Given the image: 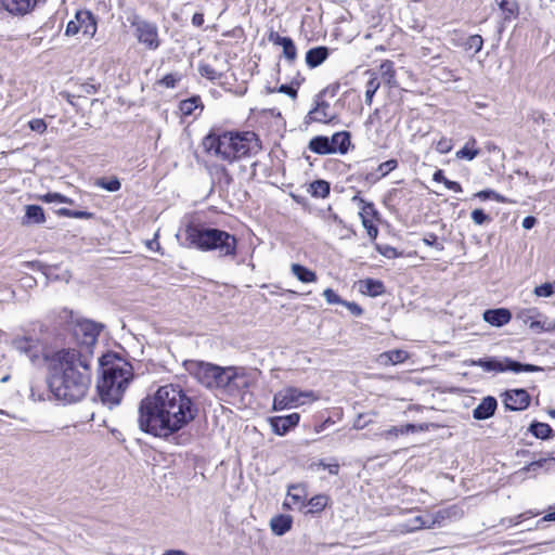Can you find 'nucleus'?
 I'll return each instance as SVG.
<instances>
[{"label": "nucleus", "instance_id": "nucleus-31", "mask_svg": "<svg viewBox=\"0 0 555 555\" xmlns=\"http://www.w3.org/2000/svg\"><path fill=\"white\" fill-rule=\"evenodd\" d=\"M529 431L539 439H550L553 437V429L551 426L546 423H540V422H533L530 427Z\"/></svg>", "mask_w": 555, "mask_h": 555}, {"label": "nucleus", "instance_id": "nucleus-53", "mask_svg": "<svg viewBox=\"0 0 555 555\" xmlns=\"http://www.w3.org/2000/svg\"><path fill=\"white\" fill-rule=\"evenodd\" d=\"M398 166V162L396 159H389L387 162H384L382 163L377 170L382 173V176H386L387 173H389L390 171H392L393 169H396Z\"/></svg>", "mask_w": 555, "mask_h": 555}, {"label": "nucleus", "instance_id": "nucleus-10", "mask_svg": "<svg viewBox=\"0 0 555 555\" xmlns=\"http://www.w3.org/2000/svg\"><path fill=\"white\" fill-rule=\"evenodd\" d=\"M13 348L20 353L29 359L33 363H36L41 358L47 359L46 347L36 336H17L12 340Z\"/></svg>", "mask_w": 555, "mask_h": 555}, {"label": "nucleus", "instance_id": "nucleus-48", "mask_svg": "<svg viewBox=\"0 0 555 555\" xmlns=\"http://www.w3.org/2000/svg\"><path fill=\"white\" fill-rule=\"evenodd\" d=\"M533 293L538 297H551L554 294V286L552 283H544L535 286Z\"/></svg>", "mask_w": 555, "mask_h": 555}, {"label": "nucleus", "instance_id": "nucleus-17", "mask_svg": "<svg viewBox=\"0 0 555 555\" xmlns=\"http://www.w3.org/2000/svg\"><path fill=\"white\" fill-rule=\"evenodd\" d=\"M308 117L311 121L327 124L335 118V114L326 101H320L317 102L315 107L309 112Z\"/></svg>", "mask_w": 555, "mask_h": 555}, {"label": "nucleus", "instance_id": "nucleus-13", "mask_svg": "<svg viewBox=\"0 0 555 555\" xmlns=\"http://www.w3.org/2000/svg\"><path fill=\"white\" fill-rule=\"evenodd\" d=\"M517 318L537 334L555 330V321L543 315L537 308L524 309Z\"/></svg>", "mask_w": 555, "mask_h": 555}, {"label": "nucleus", "instance_id": "nucleus-19", "mask_svg": "<svg viewBox=\"0 0 555 555\" xmlns=\"http://www.w3.org/2000/svg\"><path fill=\"white\" fill-rule=\"evenodd\" d=\"M498 406V402L493 397H486L473 410V417L481 421L491 417Z\"/></svg>", "mask_w": 555, "mask_h": 555}, {"label": "nucleus", "instance_id": "nucleus-34", "mask_svg": "<svg viewBox=\"0 0 555 555\" xmlns=\"http://www.w3.org/2000/svg\"><path fill=\"white\" fill-rule=\"evenodd\" d=\"M476 140L470 139L467 143L456 152V157L461 159L473 160L479 155V150L475 149Z\"/></svg>", "mask_w": 555, "mask_h": 555}, {"label": "nucleus", "instance_id": "nucleus-52", "mask_svg": "<svg viewBox=\"0 0 555 555\" xmlns=\"http://www.w3.org/2000/svg\"><path fill=\"white\" fill-rule=\"evenodd\" d=\"M551 461L552 460H547V459H541L538 461H533V462L529 463L527 466H525L521 470L527 472V473H537L540 468H542L545 464H547Z\"/></svg>", "mask_w": 555, "mask_h": 555}, {"label": "nucleus", "instance_id": "nucleus-20", "mask_svg": "<svg viewBox=\"0 0 555 555\" xmlns=\"http://www.w3.org/2000/svg\"><path fill=\"white\" fill-rule=\"evenodd\" d=\"M38 0H2V4L7 11L12 14H26L30 12Z\"/></svg>", "mask_w": 555, "mask_h": 555}, {"label": "nucleus", "instance_id": "nucleus-7", "mask_svg": "<svg viewBox=\"0 0 555 555\" xmlns=\"http://www.w3.org/2000/svg\"><path fill=\"white\" fill-rule=\"evenodd\" d=\"M319 399L312 390L302 391L296 387H287L274 395L273 398V410H284L289 408H296L308 402H313Z\"/></svg>", "mask_w": 555, "mask_h": 555}, {"label": "nucleus", "instance_id": "nucleus-60", "mask_svg": "<svg viewBox=\"0 0 555 555\" xmlns=\"http://www.w3.org/2000/svg\"><path fill=\"white\" fill-rule=\"evenodd\" d=\"M343 305L346 306L353 315L359 317L363 313V309L356 302L344 301Z\"/></svg>", "mask_w": 555, "mask_h": 555}, {"label": "nucleus", "instance_id": "nucleus-2", "mask_svg": "<svg viewBox=\"0 0 555 555\" xmlns=\"http://www.w3.org/2000/svg\"><path fill=\"white\" fill-rule=\"evenodd\" d=\"M90 362L82 349H62L51 356L48 386L56 400L74 403L86 396L91 384Z\"/></svg>", "mask_w": 555, "mask_h": 555}, {"label": "nucleus", "instance_id": "nucleus-33", "mask_svg": "<svg viewBox=\"0 0 555 555\" xmlns=\"http://www.w3.org/2000/svg\"><path fill=\"white\" fill-rule=\"evenodd\" d=\"M330 183L325 180H315L310 184V193L314 197L325 198L330 194Z\"/></svg>", "mask_w": 555, "mask_h": 555}, {"label": "nucleus", "instance_id": "nucleus-3", "mask_svg": "<svg viewBox=\"0 0 555 555\" xmlns=\"http://www.w3.org/2000/svg\"><path fill=\"white\" fill-rule=\"evenodd\" d=\"M102 378L98 383V391L102 402L109 408L118 405L128 384L133 377L132 366L107 353L100 358Z\"/></svg>", "mask_w": 555, "mask_h": 555}, {"label": "nucleus", "instance_id": "nucleus-12", "mask_svg": "<svg viewBox=\"0 0 555 555\" xmlns=\"http://www.w3.org/2000/svg\"><path fill=\"white\" fill-rule=\"evenodd\" d=\"M101 330L102 325L90 320H81L75 324L74 336L85 347L86 354L91 357L89 348L96 343Z\"/></svg>", "mask_w": 555, "mask_h": 555}, {"label": "nucleus", "instance_id": "nucleus-56", "mask_svg": "<svg viewBox=\"0 0 555 555\" xmlns=\"http://www.w3.org/2000/svg\"><path fill=\"white\" fill-rule=\"evenodd\" d=\"M472 219L473 221L478 224V225H481L483 224L485 222L489 221L490 218L488 215H486L483 212V210L481 209H475L472 211Z\"/></svg>", "mask_w": 555, "mask_h": 555}, {"label": "nucleus", "instance_id": "nucleus-61", "mask_svg": "<svg viewBox=\"0 0 555 555\" xmlns=\"http://www.w3.org/2000/svg\"><path fill=\"white\" fill-rule=\"evenodd\" d=\"M318 466L322 467L323 469H327L332 475H337L339 470V465L337 463L326 464L321 461Z\"/></svg>", "mask_w": 555, "mask_h": 555}, {"label": "nucleus", "instance_id": "nucleus-39", "mask_svg": "<svg viewBox=\"0 0 555 555\" xmlns=\"http://www.w3.org/2000/svg\"><path fill=\"white\" fill-rule=\"evenodd\" d=\"M505 362L507 363L508 371H513L515 373L519 372H538L542 369L540 366L533 365V364H522L517 361H513L509 359H506Z\"/></svg>", "mask_w": 555, "mask_h": 555}, {"label": "nucleus", "instance_id": "nucleus-25", "mask_svg": "<svg viewBox=\"0 0 555 555\" xmlns=\"http://www.w3.org/2000/svg\"><path fill=\"white\" fill-rule=\"evenodd\" d=\"M46 221L44 211L41 206L27 205L25 208V217L22 221L23 224H41Z\"/></svg>", "mask_w": 555, "mask_h": 555}, {"label": "nucleus", "instance_id": "nucleus-4", "mask_svg": "<svg viewBox=\"0 0 555 555\" xmlns=\"http://www.w3.org/2000/svg\"><path fill=\"white\" fill-rule=\"evenodd\" d=\"M185 235L190 244L201 250H217L220 257L236 255V237L223 230L189 225Z\"/></svg>", "mask_w": 555, "mask_h": 555}, {"label": "nucleus", "instance_id": "nucleus-11", "mask_svg": "<svg viewBox=\"0 0 555 555\" xmlns=\"http://www.w3.org/2000/svg\"><path fill=\"white\" fill-rule=\"evenodd\" d=\"M82 33L83 36L92 38L96 33V22L89 11H78L74 20H70L65 29L66 36H75Z\"/></svg>", "mask_w": 555, "mask_h": 555}, {"label": "nucleus", "instance_id": "nucleus-49", "mask_svg": "<svg viewBox=\"0 0 555 555\" xmlns=\"http://www.w3.org/2000/svg\"><path fill=\"white\" fill-rule=\"evenodd\" d=\"M353 201H359L360 203L363 204L361 211L359 214L361 217V220H363V216L369 218V216H375L377 214L374 208V205L372 203H365L362 198H360L358 196H354Z\"/></svg>", "mask_w": 555, "mask_h": 555}, {"label": "nucleus", "instance_id": "nucleus-26", "mask_svg": "<svg viewBox=\"0 0 555 555\" xmlns=\"http://www.w3.org/2000/svg\"><path fill=\"white\" fill-rule=\"evenodd\" d=\"M503 14L504 21L516 18L519 14V4L517 0H494Z\"/></svg>", "mask_w": 555, "mask_h": 555}, {"label": "nucleus", "instance_id": "nucleus-37", "mask_svg": "<svg viewBox=\"0 0 555 555\" xmlns=\"http://www.w3.org/2000/svg\"><path fill=\"white\" fill-rule=\"evenodd\" d=\"M462 46L466 51H474L476 54L482 49L483 39L480 35H472L465 39Z\"/></svg>", "mask_w": 555, "mask_h": 555}, {"label": "nucleus", "instance_id": "nucleus-16", "mask_svg": "<svg viewBox=\"0 0 555 555\" xmlns=\"http://www.w3.org/2000/svg\"><path fill=\"white\" fill-rule=\"evenodd\" d=\"M300 420V415L298 413H292L285 416H274L271 417L270 425L273 430L279 436L285 435L289 429L295 427Z\"/></svg>", "mask_w": 555, "mask_h": 555}, {"label": "nucleus", "instance_id": "nucleus-35", "mask_svg": "<svg viewBox=\"0 0 555 555\" xmlns=\"http://www.w3.org/2000/svg\"><path fill=\"white\" fill-rule=\"evenodd\" d=\"M328 503V496L325 494H317L312 496L307 505L309 506L308 513L314 514L322 512Z\"/></svg>", "mask_w": 555, "mask_h": 555}, {"label": "nucleus", "instance_id": "nucleus-15", "mask_svg": "<svg viewBox=\"0 0 555 555\" xmlns=\"http://www.w3.org/2000/svg\"><path fill=\"white\" fill-rule=\"evenodd\" d=\"M308 496L307 486L305 483H294L287 488V501L284 502V506L288 508L297 507L302 508L306 506V500Z\"/></svg>", "mask_w": 555, "mask_h": 555}, {"label": "nucleus", "instance_id": "nucleus-57", "mask_svg": "<svg viewBox=\"0 0 555 555\" xmlns=\"http://www.w3.org/2000/svg\"><path fill=\"white\" fill-rule=\"evenodd\" d=\"M323 296L326 299V301L331 305H335V304L343 305V302H344L343 300H340L339 296L332 288H326L323 292Z\"/></svg>", "mask_w": 555, "mask_h": 555}, {"label": "nucleus", "instance_id": "nucleus-38", "mask_svg": "<svg viewBox=\"0 0 555 555\" xmlns=\"http://www.w3.org/2000/svg\"><path fill=\"white\" fill-rule=\"evenodd\" d=\"M379 86H380V83H379L376 75L374 73H371V78L366 82V87H365V103L367 105L372 104L373 96L376 93V91L378 90Z\"/></svg>", "mask_w": 555, "mask_h": 555}, {"label": "nucleus", "instance_id": "nucleus-63", "mask_svg": "<svg viewBox=\"0 0 555 555\" xmlns=\"http://www.w3.org/2000/svg\"><path fill=\"white\" fill-rule=\"evenodd\" d=\"M288 37H282L278 33L272 31L269 35V40L274 44L282 46L284 40H287Z\"/></svg>", "mask_w": 555, "mask_h": 555}, {"label": "nucleus", "instance_id": "nucleus-9", "mask_svg": "<svg viewBox=\"0 0 555 555\" xmlns=\"http://www.w3.org/2000/svg\"><path fill=\"white\" fill-rule=\"evenodd\" d=\"M230 144H232L231 132L220 134L210 132L202 142L204 151L216 158L231 164V154L229 153Z\"/></svg>", "mask_w": 555, "mask_h": 555}, {"label": "nucleus", "instance_id": "nucleus-55", "mask_svg": "<svg viewBox=\"0 0 555 555\" xmlns=\"http://www.w3.org/2000/svg\"><path fill=\"white\" fill-rule=\"evenodd\" d=\"M28 126H29V128L33 131H36V132H39V133H43L47 130L46 121L43 119H40V118L31 119L28 122Z\"/></svg>", "mask_w": 555, "mask_h": 555}, {"label": "nucleus", "instance_id": "nucleus-36", "mask_svg": "<svg viewBox=\"0 0 555 555\" xmlns=\"http://www.w3.org/2000/svg\"><path fill=\"white\" fill-rule=\"evenodd\" d=\"M416 430V426L413 424H406L402 426H392L389 429L385 430L382 436L385 438L398 437L399 435H404L409 433H414Z\"/></svg>", "mask_w": 555, "mask_h": 555}, {"label": "nucleus", "instance_id": "nucleus-46", "mask_svg": "<svg viewBox=\"0 0 555 555\" xmlns=\"http://www.w3.org/2000/svg\"><path fill=\"white\" fill-rule=\"evenodd\" d=\"M475 196L478 198H481V199L492 198L498 203H506L507 202V199L503 195L496 193L493 190L480 191V192L476 193Z\"/></svg>", "mask_w": 555, "mask_h": 555}, {"label": "nucleus", "instance_id": "nucleus-43", "mask_svg": "<svg viewBox=\"0 0 555 555\" xmlns=\"http://www.w3.org/2000/svg\"><path fill=\"white\" fill-rule=\"evenodd\" d=\"M281 47L283 48V55L285 59H287L289 62H294L297 56V50L294 41L288 37L287 40H284Z\"/></svg>", "mask_w": 555, "mask_h": 555}, {"label": "nucleus", "instance_id": "nucleus-22", "mask_svg": "<svg viewBox=\"0 0 555 555\" xmlns=\"http://www.w3.org/2000/svg\"><path fill=\"white\" fill-rule=\"evenodd\" d=\"M328 56L326 47H317L308 50L306 53V63L309 67L314 68L321 65Z\"/></svg>", "mask_w": 555, "mask_h": 555}, {"label": "nucleus", "instance_id": "nucleus-1", "mask_svg": "<svg viewBox=\"0 0 555 555\" xmlns=\"http://www.w3.org/2000/svg\"><path fill=\"white\" fill-rule=\"evenodd\" d=\"M197 406L179 386H160L139 404V428L150 435L167 438L190 424L197 415Z\"/></svg>", "mask_w": 555, "mask_h": 555}, {"label": "nucleus", "instance_id": "nucleus-18", "mask_svg": "<svg viewBox=\"0 0 555 555\" xmlns=\"http://www.w3.org/2000/svg\"><path fill=\"white\" fill-rule=\"evenodd\" d=\"M512 319L509 310L505 308L488 309L483 312V320L492 326H503Z\"/></svg>", "mask_w": 555, "mask_h": 555}, {"label": "nucleus", "instance_id": "nucleus-45", "mask_svg": "<svg viewBox=\"0 0 555 555\" xmlns=\"http://www.w3.org/2000/svg\"><path fill=\"white\" fill-rule=\"evenodd\" d=\"M198 72L203 77L209 80H217L221 78V74L208 64L199 65Z\"/></svg>", "mask_w": 555, "mask_h": 555}, {"label": "nucleus", "instance_id": "nucleus-28", "mask_svg": "<svg viewBox=\"0 0 555 555\" xmlns=\"http://www.w3.org/2000/svg\"><path fill=\"white\" fill-rule=\"evenodd\" d=\"M408 352L396 349L383 352L378 356V362L384 365L402 363L408 359Z\"/></svg>", "mask_w": 555, "mask_h": 555}, {"label": "nucleus", "instance_id": "nucleus-8", "mask_svg": "<svg viewBox=\"0 0 555 555\" xmlns=\"http://www.w3.org/2000/svg\"><path fill=\"white\" fill-rule=\"evenodd\" d=\"M128 21L134 29V36L140 43L144 44L149 50H156L160 46L158 27L155 23L149 22L138 14L131 15Z\"/></svg>", "mask_w": 555, "mask_h": 555}, {"label": "nucleus", "instance_id": "nucleus-29", "mask_svg": "<svg viewBox=\"0 0 555 555\" xmlns=\"http://www.w3.org/2000/svg\"><path fill=\"white\" fill-rule=\"evenodd\" d=\"M472 365L480 366L487 372H504L508 370L507 363L504 364L494 358L473 360Z\"/></svg>", "mask_w": 555, "mask_h": 555}, {"label": "nucleus", "instance_id": "nucleus-14", "mask_svg": "<svg viewBox=\"0 0 555 555\" xmlns=\"http://www.w3.org/2000/svg\"><path fill=\"white\" fill-rule=\"evenodd\" d=\"M504 405L511 411H522L530 403V396L525 389H513L504 393Z\"/></svg>", "mask_w": 555, "mask_h": 555}, {"label": "nucleus", "instance_id": "nucleus-42", "mask_svg": "<svg viewBox=\"0 0 555 555\" xmlns=\"http://www.w3.org/2000/svg\"><path fill=\"white\" fill-rule=\"evenodd\" d=\"M428 516V525L429 528H434L435 526H440L443 520L450 517V512L448 509L438 511L434 514H429Z\"/></svg>", "mask_w": 555, "mask_h": 555}, {"label": "nucleus", "instance_id": "nucleus-23", "mask_svg": "<svg viewBox=\"0 0 555 555\" xmlns=\"http://www.w3.org/2000/svg\"><path fill=\"white\" fill-rule=\"evenodd\" d=\"M350 143V133L347 131L336 132L330 138V144L334 147L335 153L346 154Z\"/></svg>", "mask_w": 555, "mask_h": 555}, {"label": "nucleus", "instance_id": "nucleus-24", "mask_svg": "<svg viewBox=\"0 0 555 555\" xmlns=\"http://www.w3.org/2000/svg\"><path fill=\"white\" fill-rule=\"evenodd\" d=\"M309 149L320 155L334 154L335 150L330 144V138L324 135H318L310 140Z\"/></svg>", "mask_w": 555, "mask_h": 555}, {"label": "nucleus", "instance_id": "nucleus-27", "mask_svg": "<svg viewBox=\"0 0 555 555\" xmlns=\"http://www.w3.org/2000/svg\"><path fill=\"white\" fill-rule=\"evenodd\" d=\"M360 291L371 297H376L385 292L384 284L380 281L365 279L359 282Z\"/></svg>", "mask_w": 555, "mask_h": 555}, {"label": "nucleus", "instance_id": "nucleus-47", "mask_svg": "<svg viewBox=\"0 0 555 555\" xmlns=\"http://www.w3.org/2000/svg\"><path fill=\"white\" fill-rule=\"evenodd\" d=\"M41 199L46 203H65V204H73V199L64 196L60 193H47L41 197Z\"/></svg>", "mask_w": 555, "mask_h": 555}, {"label": "nucleus", "instance_id": "nucleus-41", "mask_svg": "<svg viewBox=\"0 0 555 555\" xmlns=\"http://www.w3.org/2000/svg\"><path fill=\"white\" fill-rule=\"evenodd\" d=\"M201 103L199 96H192L180 102L179 108L184 116L191 115Z\"/></svg>", "mask_w": 555, "mask_h": 555}, {"label": "nucleus", "instance_id": "nucleus-58", "mask_svg": "<svg viewBox=\"0 0 555 555\" xmlns=\"http://www.w3.org/2000/svg\"><path fill=\"white\" fill-rule=\"evenodd\" d=\"M452 149V144H451V140L449 139H446V138H442L441 140H439L436 144V150L441 153V154H447L451 151Z\"/></svg>", "mask_w": 555, "mask_h": 555}, {"label": "nucleus", "instance_id": "nucleus-51", "mask_svg": "<svg viewBox=\"0 0 555 555\" xmlns=\"http://www.w3.org/2000/svg\"><path fill=\"white\" fill-rule=\"evenodd\" d=\"M424 244H426L427 246H433L435 247L437 250L441 251L443 250V245L441 243L438 242V238H437V235L434 234V233H427L423 240Z\"/></svg>", "mask_w": 555, "mask_h": 555}, {"label": "nucleus", "instance_id": "nucleus-30", "mask_svg": "<svg viewBox=\"0 0 555 555\" xmlns=\"http://www.w3.org/2000/svg\"><path fill=\"white\" fill-rule=\"evenodd\" d=\"M291 269H292V273L300 282L311 283V282H314L317 280L315 273L313 271H311L310 269L301 266V264L293 263Z\"/></svg>", "mask_w": 555, "mask_h": 555}, {"label": "nucleus", "instance_id": "nucleus-50", "mask_svg": "<svg viewBox=\"0 0 555 555\" xmlns=\"http://www.w3.org/2000/svg\"><path fill=\"white\" fill-rule=\"evenodd\" d=\"M422 528H429V525H428V516H416L413 518L412 520V525L411 527H409L406 529V531L411 532V531H415V530H418V529H422Z\"/></svg>", "mask_w": 555, "mask_h": 555}, {"label": "nucleus", "instance_id": "nucleus-64", "mask_svg": "<svg viewBox=\"0 0 555 555\" xmlns=\"http://www.w3.org/2000/svg\"><path fill=\"white\" fill-rule=\"evenodd\" d=\"M537 223V219L532 216H528L522 220V228L526 230L532 229Z\"/></svg>", "mask_w": 555, "mask_h": 555}, {"label": "nucleus", "instance_id": "nucleus-44", "mask_svg": "<svg viewBox=\"0 0 555 555\" xmlns=\"http://www.w3.org/2000/svg\"><path fill=\"white\" fill-rule=\"evenodd\" d=\"M57 214L60 216L69 217V218H77V219H89L92 217L91 212L88 211H80V210H70L67 208H60L57 210Z\"/></svg>", "mask_w": 555, "mask_h": 555}, {"label": "nucleus", "instance_id": "nucleus-6", "mask_svg": "<svg viewBox=\"0 0 555 555\" xmlns=\"http://www.w3.org/2000/svg\"><path fill=\"white\" fill-rule=\"evenodd\" d=\"M232 144L229 153L231 154V164L244 157H250L258 154L261 150V143L255 132H231Z\"/></svg>", "mask_w": 555, "mask_h": 555}, {"label": "nucleus", "instance_id": "nucleus-40", "mask_svg": "<svg viewBox=\"0 0 555 555\" xmlns=\"http://www.w3.org/2000/svg\"><path fill=\"white\" fill-rule=\"evenodd\" d=\"M95 185L108 192H117L121 188V183L116 177H113L108 180L105 178H99L95 181Z\"/></svg>", "mask_w": 555, "mask_h": 555}, {"label": "nucleus", "instance_id": "nucleus-32", "mask_svg": "<svg viewBox=\"0 0 555 555\" xmlns=\"http://www.w3.org/2000/svg\"><path fill=\"white\" fill-rule=\"evenodd\" d=\"M379 70H380L382 78L389 87L397 86L396 72L393 68V63L391 61H389V60L384 61L379 66Z\"/></svg>", "mask_w": 555, "mask_h": 555}, {"label": "nucleus", "instance_id": "nucleus-54", "mask_svg": "<svg viewBox=\"0 0 555 555\" xmlns=\"http://www.w3.org/2000/svg\"><path fill=\"white\" fill-rule=\"evenodd\" d=\"M362 221V225L365 228L366 232H367V235L372 238V240H375L377 234H378V230L377 228L373 224L372 220H370L369 218L364 217L363 216V220Z\"/></svg>", "mask_w": 555, "mask_h": 555}, {"label": "nucleus", "instance_id": "nucleus-21", "mask_svg": "<svg viewBox=\"0 0 555 555\" xmlns=\"http://www.w3.org/2000/svg\"><path fill=\"white\" fill-rule=\"evenodd\" d=\"M293 518L289 515H278L271 518L270 528L276 535H283L291 530Z\"/></svg>", "mask_w": 555, "mask_h": 555}, {"label": "nucleus", "instance_id": "nucleus-62", "mask_svg": "<svg viewBox=\"0 0 555 555\" xmlns=\"http://www.w3.org/2000/svg\"><path fill=\"white\" fill-rule=\"evenodd\" d=\"M279 92L285 93V94L289 95L293 99H295L297 96V90L295 88H293L292 86H288V85H282L279 88Z\"/></svg>", "mask_w": 555, "mask_h": 555}, {"label": "nucleus", "instance_id": "nucleus-5", "mask_svg": "<svg viewBox=\"0 0 555 555\" xmlns=\"http://www.w3.org/2000/svg\"><path fill=\"white\" fill-rule=\"evenodd\" d=\"M189 371L207 388H225L236 377L235 367H221L205 362H191Z\"/></svg>", "mask_w": 555, "mask_h": 555}, {"label": "nucleus", "instance_id": "nucleus-59", "mask_svg": "<svg viewBox=\"0 0 555 555\" xmlns=\"http://www.w3.org/2000/svg\"><path fill=\"white\" fill-rule=\"evenodd\" d=\"M178 81V78L173 74H168L164 78H162L158 83L166 87V88H173L176 86V82Z\"/></svg>", "mask_w": 555, "mask_h": 555}]
</instances>
